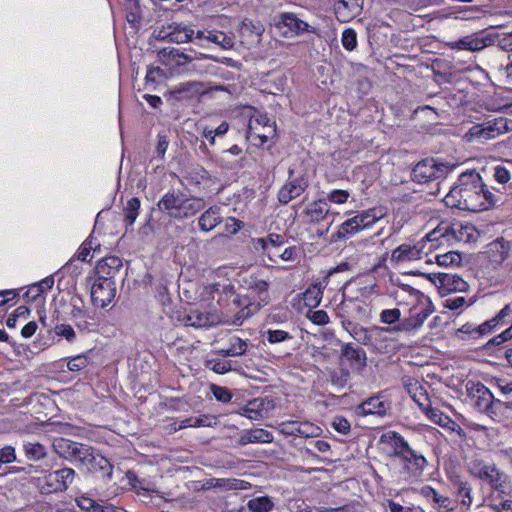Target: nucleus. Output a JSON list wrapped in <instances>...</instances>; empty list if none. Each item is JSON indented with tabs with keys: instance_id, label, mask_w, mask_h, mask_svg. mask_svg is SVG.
<instances>
[{
	"instance_id": "48",
	"label": "nucleus",
	"mask_w": 512,
	"mask_h": 512,
	"mask_svg": "<svg viewBox=\"0 0 512 512\" xmlns=\"http://www.w3.org/2000/svg\"><path fill=\"white\" fill-rule=\"evenodd\" d=\"M71 311L68 313L71 319L78 320L86 317L87 311L84 309L83 301L80 297L71 298Z\"/></svg>"
},
{
	"instance_id": "46",
	"label": "nucleus",
	"mask_w": 512,
	"mask_h": 512,
	"mask_svg": "<svg viewBox=\"0 0 512 512\" xmlns=\"http://www.w3.org/2000/svg\"><path fill=\"white\" fill-rule=\"evenodd\" d=\"M95 454L94 448L89 445L80 443L79 449L77 451V455L75 458V463L78 462L81 465L88 466Z\"/></svg>"
},
{
	"instance_id": "39",
	"label": "nucleus",
	"mask_w": 512,
	"mask_h": 512,
	"mask_svg": "<svg viewBox=\"0 0 512 512\" xmlns=\"http://www.w3.org/2000/svg\"><path fill=\"white\" fill-rule=\"evenodd\" d=\"M127 479L130 483V485L138 492L144 491L147 493H154L157 492L155 487L147 482L145 479L139 478L134 472L128 471Z\"/></svg>"
},
{
	"instance_id": "50",
	"label": "nucleus",
	"mask_w": 512,
	"mask_h": 512,
	"mask_svg": "<svg viewBox=\"0 0 512 512\" xmlns=\"http://www.w3.org/2000/svg\"><path fill=\"white\" fill-rule=\"evenodd\" d=\"M266 338H267V341L271 344H277V343H281V342H284L286 340H291L293 339V336L290 335V333H288L287 331H284V330H280V329H276V330H273V329H268L266 331Z\"/></svg>"
},
{
	"instance_id": "25",
	"label": "nucleus",
	"mask_w": 512,
	"mask_h": 512,
	"mask_svg": "<svg viewBox=\"0 0 512 512\" xmlns=\"http://www.w3.org/2000/svg\"><path fill=\"white\" fill-rule=\"evenodd\" d=\"M380 395L372 396L362 402L358 409L360 413L364 416L366 415H377V416H385L387 410L389 409V404L381 399Z\"/></svg>"
},
{
	"instance_id": "11",
	"label": "nucleus",
	"mask_w": 512,
	"mask_h": 512,
	"mask_svg": "<svg viewBox=\"0 0 512 512\" xmlns=\"http://www.w3.org/2000/svg\"><path fill=\"white\" fill-rule=\"evenodd\" d=\"M510 125H512V122L507 118L499 117L472 126L469 135L472 139L484 142L508 132L511 129Z\"/></svg>"
},
{
	"instance_id": "58",
	"label": "nucleus",
	"mask_w": 512,
	"mask_h": 512,
	"mask_svg": "<svg viewBox=\"0 0 512 512\" xmlns=\"http://www.w3.org/2000/svg\"><path fill=\"white\" fill-rule=\"evenodd\" d=\"M168 77V73L160 67H149L145 80L147 83H156L160 80H164Z\"/></svg>"
},
{
	"instance_id": "59",
	"label": "nucleus",
	"mask_w": 512,
	"mask_h": 512,
	"mask_svg": "<svg viewBox=\"0 0 512 512\" xmlns=\"http://www.w3.org/2000/svg\"><path fill=\"white\" fill-rule=\"evenodd\" d=\"M437 263L442 266L458 264L461 261V256L457 252L450 251L442 255H437Z\"/></svg>"
},
{
	"instance_id": "45",
	"label": "nucleus",
	"mask_w": 512,
	"mask_h": 512,
	"mask_svg": "<svg viewBox=\"0 0 512 512\" xmlns=\"http://www.w3.org/2000/svg\"><path fill=\"white\" fill-rule=\"evenodd\" d=\"M379 318L383 324L395 326L401 322V311L398 308L384 309L381 311Z\"/></svg>"
},
{
	"instance_id": "32",
	"label": "nucleus",
	"mask_w": 512,
	"mask_h": 512,
	"mask_svg": "<svg viewBox=\"0 0 512 512\" xmlns=\"http://www.w3.org/2000/svg\"><path fill=\"white\" fill-rule=\"evenodd\" d=\"M496 478V482L489 484L492 490L498 493V497L494 499V502L505 497L512 498V484L508 480V477L503 472H500Z\"/></svg>"
},
{
	"instance_id": "16",
	"label": "nucleus",
	"mask_w": 512,
	"mask_h": 512,
	"mask_svg": "<svg viewBox=\"0 0 512 512\" xmlns=\"http://www.w3.org/2000/svg\"><path fill=\"white\" fill-rule=\"evenodd\" d=\"M512 242L504 237H497L486 245L485 253L490 262L495 264L504 263L510 256Z\"/></svg>"
},
{
	"instance_id": "38",
	"label": "nucleus",
	"mask_w": 512,
	"mask_h": 512,
	"mask_svg": "<svg viewBox=\"0 0 512 512\" xmlns=\"http://www.w3.org/2000/svg\"><path fill=\"white\" fill-rule=\"evenodd\" d=\"M140 210V200L137 197H132L124 207V220L127 225L132 226L136 221Z\"/></svg>"
},
{
	"instance_id": "8",
	"label": "nucleus",
	"mask_w": 512,
	"mask_h": 512,
	"mask_svg": "<svg viewBox=\"0 0 512 512\" xmlns=\"http://www.w3.org/2000/svg\"><path fill=\"white\" fill-rule=\"evenodd\" d=\"M374 210L362 211L355 216L344 221L336 233L332 235L333 241L347 240L361 232L372 227L378 220Z\"/></svg>"
},
{
	"instance_id": "64",
	"label": "nucleus",
	"mask_w": 512,
	"mask_h": 512,
	"mask_svg": "<svg viewBox=\"0 0 512 512\" xmlns=\"http://www.w3.org/2000/svg\"><path fill=\"white\" fill-rule=\"evenodd\" d=\"M491 507L496 512H512V498H501L500 500L491 504Z\"/></svg>"
},
{
	"instance_id": "29",
	"label": "nucleus",
	"mask_w": 512,
	"mask_h": 512,
	"mask_svg": "<svg viewBox=\"0 0 512 512\" xmlns=\"http://www.w3.org/2000/svg\"><path fill=\"white\" fill-rule=\"evenodd\" d=\"M273 442V435L270 431L256 428L250 430H244L239 439L238 443L242 446L249 443H271Z\"/></svg>"
},
{
	"instance_id": "61",
	"label": "nucleus",
	"mask_w": 512,
	"mask_h": 512,
	"mask_svg": "<svg viewBox=\"0 0 512 512\" xmlns=\"http://www.w3.org/2000/svg\"><path fill=\"white\" fill-rule=\"evenodd\" d=\"M211 390H212L214 397L220 402L227 403L232 398L231 391L226 387L212 385Z\"/></svg>"
},
{
	"instance_id": "34",
	"label": "nucleus",
	"mask_w": 512,
	"mask_h": 512,
	"mask_svg": "<svg viewBox=\"0 0 512 512\" xmlns=\"http://www.w3.org/2000/svg\"><path fill=\"white\" fill-rule=\"evenodd\" d=\"M281 24L287 27L292 33L299 35L308 31L309 25L303 20L299 19L295 14L285 13L281 16Z\"/></svg>"
},
{
	"instance_id": "24",
	"label": "nucleus",
	"mask_w": 512,
	"mask_h": 512,
	"mask_svg": "<svg viewBox=\"0 0 512 512\" xmlns=\"http://www.w3.org/2000/svg\"><path fill=\"white\" fill-rule=\"evenodd\" d=\"M362 6V0H337L334 5L336 17L341 22H348L356 17Z\"/></svg>"
},
{
	"instance_id": "27",
	"label": "nucleus",
	"mask_w": 512,
	"mask_h": 512,
	"mask_svg": "<svg viewBox=\"0 0 512 512\" xmlns=\"http://www.w3.org/2000/svg\"><path fill=\"white\" fill-rule=\"evenodd\" d=\"M168 30L169 31L161 37L163 39H168V41L172 43H187L191 41L194 36V30L186 25L174 23L168 27Z\"/></svg>"
},
{
	"instance_id": "31",
	"label": "nucleus",
	"mask_w": 512,
	"mask_h": 512,
	"mask_svg": "<svg viewBox=\"0 0 512 512\" xmlns=\"http://www.w3.org/2000/svg\"><path fill=\"white\" fill-rule=\"evenodd\" d=\"M421 493L427 499H431L438 508H443L447 512L453 511L454 506L452 505V501L450 498L440 495L435 489L430 486H425L422 488Z\"/></svg>"
},
{
	"instance_id": "54",
	"label": "nucleus",
	"mask_w": 512,
	"mask_h": 512,
	"mask_svg": "<svg viewBox=\"0 0 512 512\" xmlns=\"http://www.w3.org/2000/svg\"><path fill=\"white\" fill-rule=\"evenodd\" d=\"M341 41H342L343 47L346 50H348V51L354 50L357 46V35H356L355 30H353L352 28L345 29L342 33Z\"/></svg>"
},
{
	"instance_id": "19",
	"label": "nucleus",
	"mask_w": 512,
	"mask_h": 512,
	"mask_svg": "<svg viewBox=\"0 0 512 512\" xmlns=\"http://www.w3.org/2000/svg\"><path fill=\"white\" fill-rule=\"evenodd\" d=\"M512 322V307L505 305L495 317L477 325L478 338L490 334L496 327H501Z\"/></svg>"
},
{
	"instance_id": "40",
	"label": "nucleus",
	"mask_w": 512,
	"mask_h": 512,
	"mask_svg": "<svg viewBox=\"0 0 512 512\" xmlns=\"http://www.w3.org/2000/svg\"><path fill=\"white\" fill-rule=\"evenodd\" d=\"M249 288L255 291L259 299L265 304L268 303V283L265 280L251 277L249 281Z\"/></svg>"
},
{
	"instance_id": "14",
	"label": "nucleus",
	"mask_w": 512,
	"mask_h": 512,
	"mask_svg": "<svg viewBox=\"0 0 512 512\" xmlns=\"http://www.w3.org/2000/svg\"><path fill=\"white\" fill-rule=\"evenodd\" d=\"M493 42L494 40L490 35L486 34L484 31H480L450 43V47L451 49L476 52L492 45Z\"/></svg>"
},
{
	"instance_id": "17",
	"label": "nucleus",
	"mask_w": 512,
	"mask_h": 512,
	"mask_svg": "<svg viewBox=\"0 0 512 512\" xmlns=\"http://www.w3.org/2000/svg\"><path fill=\"white\" fill-rule=\"evenodd\" d=\"M468 468L472 476L485 481L488 484L496 482V477L501 472L495 464H489L480 459L470 461Z\"/></svg>"
},
{
	"instance_id": "41",
	"label": "nucleus",
	"mask_w": 512,
	"mask_h": 512,
	"mask_svg": "<svg viewBox=\"0 0 512 512\" xmlns=\"http://www.w3.org/2000/svg\"><path fill=\"white\" fill-rule=\"evenodd\" d=\"M232 304L236 307L244 306L237 314L236 318L233 321V324L241 325L244 319L248 318L251 314V309L249 308L247 301L240 298V296L232 294Z\"/></svg>"
},
{
	"instance_id": "5",
	"label": "nucleus",
	"mask_w": 512,
	"mask_h": 512,
	"mask_svg": "<svg viewBox=\"0 0 512 512\" xmlns=\"http://www.w3.org/2000/svg\"><path fill=\"white\" fill-rule=\"evenodd\" d=\"M453 165L447 162L426 158L419 161L412 169V180L425 184L445 178L453 169Z\"/></svg>"
},
{
	"instance_id": "22",
	"label": "nucleus",
	"mask_w": 512,
	"mask_h": 512,
	"mask_svg": "<svg viewBox=\"0 0 512 512\" xmlns=\"http://www.w3.org/2000/svg\"><path fill=\"white\" fill-rule=\"evenodd\" d=\"M340 352L341 357L346 359L351 367L362 370L367 366V354L363 348L352 343H343Z\"/></svg>"
},
{
	"instance_id": "30",
	"label": "nucleus",
	"mask_w": 512,
	"mask_h": 512,
	"mask_svg": "<svg viewBox=\"0 0 512 512\" xmlns=\"http://www.w3.org/2000/svg\"><path fill=\"white\" fill-rule=\"evenodd\" d=\"M88 467L94 471H100L104 479H112L113 466L109 460L101 454L95 452Z\"/></svg>"
},
{
	"instance_id": "49",
	"label": "nucleus",
	"mask_w": 512,
	"mask_h": 512,
	"mask_svg": "<svg viewBox=\"0 0 512 512\" xmlns=\"http://www.w3.org/2000/svg\"><path fill=\"white\" fill-rule=\"evenodd\" d=\"M74 441L65 439V438H57L53 441V449L55 453H57L61 458L66 459L70 448Z\"/></svg>"
},
{
	"instance_id": "28",
	"label": "nucleus",
	"mask_w": 512,
	"mask_h": 512,
	"mask_svg": "<svg viewBox=\"0 0 512 512\" xmlns=\"http://www.w3.org/2000/svg\"><path fill=\"white\" fill-rule=\"evenodd\" d=\"M406 390L419 406L420 409H427L430 404L428 393L424 386L415 379H409L405 384Z\"/></svg>"
},
{
	"instance_id": "10",
	"label": "nucleus",
	"mask_w": 512,
	"mask_h": 512,
	"mask_svg": "<svg viewBox=\"0 0 512 512\" xmlns=\"http://www.w3.org/2000/svg\"><path fill=\"white\" fill-rule=\"evenodd\" d=\"M437 248V244L427 239V234L415 244L404 243L395 248L391 254V261L404 263L421 259L429 251Z\"/></svg>"
},
{
	"instance_id": "12",
	"label": "nucleus",
	"mask_w": 512,
	"mask_h": 512,
	"mask_svg": "<svg viewBox=\"0 0 512 512\" xmlns=\"http://www.w3.org/2000/svg\"><path fill=\"white\" fill-rule=\"evenodd\" d=\"M116 295V284L110 277L100 276L91 286V299L95 306H108Z\"/></svg>"
},
{
	"instance_id": "36",
	"label": "nucleus",
	"mask_w": 512,
	"mask_h": 512,
	"mask_svg": "<svg viewBox=\"0 0 512 512\" xmlns=\"http://www.w3.org/2000/svg\"><path fill=\"white\" fill-rule=\"evenodd\" d=\"M326 284L322 282H318L315 284H312L304 293V299L308 306L316 307L320 304L322 296H323V289L325 288Z\"/></svg>"
},
{
	"instance_id": "21",
	"label": "nucleus",
	"mask_w": 512,
	"mask_h": 512,
	"mask_svg": "<svg viewBox=\"0 0 512 512\" xmlns=\"http://www.w3.org/2000/svg\"><path fill=\"white\" fill-rule=\"evenodd\" d=\"M308 187L307 180L301 176L289 180L278 192V200L282 204H287L293 199L299 197Z\"/></svg>"
},
{
	"instance_id": "2",
	"label": "nucleus",
	"mask_w": 512,
	"mask_h": 512,
	"mask_svg": "<svg viewBox=\"0 0 512 512\" xmlns=\"http://www.w3.org/2000/svg\"><path fill=\"white\" fill-rule=\"evenodd\" d=\"M465 388L472 406L493 421L501 422L505 414L512 409L511 403L494 398L490 389L479 381L469 380Z\"/></svg>"
},
{
	"instance_id": "23",
	"label": "nucleus",
	"mask_w": 512,
	"mask_h": 512,
	"mask_svg": "<svg viewBox=\"0 0 512 512\" xmlns=\"http://www.w3.org/2000/svg\"><path fill=\"white\" fill-rule=\"evenodd\" d=\"M340 318L351 317L356 320H367L370 316L368 305L358 301H342L337 312Z\"/></svg>"
},
{
	"instance_id": "33",
	"label": "nucleus",
	"mask_w": 512,
	"mask_h": 512,
	"mask_svg": "<svg viewBox=\"0 0 512 512\" xmlns=\"http://www.w3.org/2000/svg\"><path fill=\"white\" fill-rule=\"evenodd\" d=\"M24 454L29 461H40L47 456V449L39 442L24 441Z\"/></svg>"
},
{
	"instance_id": "18",
	"label": "nucleus",
	"mask_w": 512,
	"mask_h": 512,
	"mask_svg": "<svg viewBox=\"0 0 512 512\" xmlns=\"http://www.w3.org/2000/svg\"><path fill=\"white\" fill-rule=\"evenodd\" d=\"M330 207L325 200H317L306 206L302 213L303 222L306 224H319L325 221L329 215Z\"/></svg>"
},
{
	"instance_id": "35",
	"label": "nucleus",
	"mask_w": 512,
	"mask_h": 512,
	"mask_svg": "<svg viewBox=\"0 0 512 512\" xmlns=\"http://www.w3.org/2000/svg\"><path fill=\"white\" fill-rule=\"evenodd\" d=\"M123 266L122 260L117 256L106 257L98 264L99 273L106 274L105 277H112Z\"/></svg>"
},
{
	"instance_id": "62",
	"label": "nucleus",
	"mask_w": 512,
	"mask_h": 512,
	"mask_svg": "<svg viewBox=\"0 0 512 512\" xmlns=\"http://www.w3.org/2000/svg\"><path fill=\"white\" fill-rule=\"evenodd\" d=\"M55 333L58 336L64 337L70 343H72L76 338L74 329L68 324L57 325L55 327Z\"/></svg>"
},
{
	"instance_id": "3",
	"label": "nucleus",
	"mask_w": 512,
	"mask_h": 512,
	"mask_svg": "<svg viewBox=\"0 0 512 512\" xmlns=\"http://www.w3.org/2000/svg\"><path fill=\"white\" fill-rule=\"evenodd\" d=\"M157 205L160 211L171 218L184 220L203 210L206 203L203 198L189 196L180 190H171L163 195Z\"/></svg>"
},
{
	"instance_id": "43",
	"label": "nucleus",
	"mask_w": 512,
	"mask_h": 512,
	"mask_svg": "<svg viewBox=\"0 0 512 512\" xmlns=\"http://www.w3.org/2000/svg\"><path fill=\"white\" fill-rule=\"evenodd\" d=\"M421 411L435 424L446 427L451 421L448 416L442 413L440 410L432 408L430 405L427 409H421Z\"/></svg>"
},
{
	"instance_id": "57",
	"label": "nucleus",
	"mask_w": 512,
	"mask_h": 512,
	"mask_svg": "<svg viewBox=\"0 0 512 512\" xmlns=\"http://www.w3.org/2000/svg\"><path fill=\"white\" fill-rule=\"evenodd\" d=\"M299 421H285L281 422L277 429L285 436H299Z\"/></svg>"
},
{
	"instance_id": "53",
	"label": "nucleus",
	"mask_w": 512,
	"mask_h": 512,
	"mask_svg": "<svg viewBox=\"0 0 512 512\" xmlns=\"http://www.w3.org/2000/svg\"><path fill=\"white\" fill-rule=\"evenodd\" d=\"M258 407H259V405L257 404V400L251 401V402H249L248 405H246L245 407H243L241 409L240 414L242 416L249 418L250 420H254V421L260 420L262 418V413L258 409Z\"/></svg>"
},
{
	"instance_id": "7",
	"label": "nucleus",
	"mask_w": 512,
	"mask_h": 512,
	"mask_svg": "<svg viewBox=\"0 0 512 512\" xmlns=\"http://www.w3.org/2000/svg\"><path fill=\"white\" fill-rule=\"evenodd\" d=\"M433 313V308L430 303L423 305H416L410 308L409 316L405 317L397 325L392 327H375L377 332H390V333H414L423 326L427 318Z\"/></svg>"
},
{
	"instance_id": "37",
	"label": "nucleus",
	"mask_w": 512,
	"mask_h": 512,
	"mask_svg": "<svg viewBox=\"0 0 512 512\" xmlns=\"http://www.w3.org/2000/svg\"><path fill=\"white\" fill-rule=\"evenodd\" d=\"M247 507L252 512H270L274 508V503L268 496H260L250 499Z\"/></svg>"
},
{
	"instance_id": "13",
	"label": "nucleus",
	"mask_w": 512,
	"mask_h": 512,
	"mask_svg": "<svg viewBox=\"0 0 512 512\" xmlns=\"http://www.w3.org/2000/svg\"><path fill=\"white\" fill-rule=\"evenodd\" d=\"M431 280L442 295L455 292H465L469 287L468 283L462 277L454 273H434L432 274Z\"/></svg>"
},
{
	"instance_id": "60",
	"label": "nucleus",
	"mask_w": 512,
	"mask_h": 512,
	"mask_svg": "<svg viewBox=\"0 0 512 512\" xmlns=\"http://www.w3.org/2000/svg\"><path fill=\"white\" fill-rule=\"evenodd\" d=\"M330 377L333 385L343 388L347 384L350 374L347 370L341 369L339 372H332Z\"/></svg>"
},
{
	"instance_id": "26",
	"label": "nucleus",
	"mask_w": 512,
	"mask_h": 512,
	"mask_svg": "<svg viewBox=\"0 0 512 512\" xmlns=\"http://www.w3.org/2000/svg\"><path fill=\"white\" fill-rule=\"evenodd\" d=\"M222 222L221 208L210 206L198 218V226L203 232H210Z\"/></svg>"
},
{
	"instance_id": "52",
	"label": "nucleus",
	"mask_w": 512,
	"mask_h": 512,
	"mask_svg": "<svg viewBox=\"0 0 512 512\" xmlns=\"http://www.w3.org/2000/svg\"><path fill=\"white\" fill-rule=\"evenodd\" d=\"M481 201L485 205V210L490 206L496 205L500 200V195L491 191L485 184L482 183Z\"/></svg>"
},
{
	"instance_id": "42",
	"label": "nucleus",
	"mask_w": 512,
	"mask_h": 512,
	"mask_svg": "<svg viewBox=\"0 0 512 512\" xmlns=\"http://www.w3.org/2000/svg\"><path fill=\"white\" fill-rule=\"evenodd\" d=\"M205 367L217 374H225L232 370V364L230 361L218 358L206 360Z\"/></svg>"
},
{
	"instance_id": "44",
	"label": "nucleus",
	"mask_w": 512,
	"mask_h": 512,
	"mask_svg": "<svg viewBox=\"0 0 512 512\" xmlns=\"http://www.w3.org/2000/svg\"><path fill=\"white\" fill-rule=\"evenodd\" d=\"M90 352L91 351L68 358V361H67L68 370L72 371V372H76V371H80V370L84 369L85 367H87V365L90 362V357H89Z\"/></svg>"
},
{
	"instance_id": "4",
	"label": "nucleus",
	"mask_w": 512,
	"mask_h": 512,
	"mask_svg": "<svg viewBox=\"0 0 512 512\" xmlns=\"http://www.w3.org/2000/svg\"><path fill=\"white\" fill-rule=\"evenodd\" d=\"M473 231L474 228L471 225L441 222L435 229L427 233V239L437 244V247L443 245L444 242L448 244L467 243L472 238Z\"/></svg>"
},
{
	"instance_id": "9",
	"label": "nucleus",
	"mask_w": 512,
	"mask_h": 512,
	"mask_svg": "<svg viewBox=\"0 0 512 512\" xmlns=\"http://www.w3.org/2000/svg\"><path fill=\"white\" fill-rule=\"evenodd\" d=\"M75 476L76 473L72 468L51 471L42 478H38V487L43 494L63 492L68 489Z\"/></svg>"
},
{
	"instance_id": "20",
	"label": "nucleus",
	"mask_w": 512,
	"mask_h": 512,
	"mask_svg": "<svg viewBox=\"0 0 512 512\" xmlns=\"http://www.w3.org/2000/svg\"><path fill=\"white\" fill-rule=\"evenodd\" d=\"M157 57L162 65L169 67L171 70H175L192 60L191 56L173 47L163 48L158 52Z\"/></svg>"
},
{
	"instance_id": "51",
	"label": "nucleus",
	"mask_w": 512,
	"mask_h": 512,
	"mask_svg": "<svg viewBox=\"0 0 512 512\" xmlns=\"http://www.w3.org/2000/svg\"><path fill=\"white\" fill-rule=\"evenodd\" d=\"M100 245L97 243H94L93 237H89L86 239L82 245L80 246L77 254V258L81 261H88L91 250H96Z\"/></svg>"
},
{
	"instance_id": "63",
	"label": "nucleus",
	"mask_w": 512,
	"mask_h": 512,
	"mask_svg": "<svg viewBox=\"0 0 512 512\" xmlns=\"http://www.w3.org/2000/svg\"><path fill=\"white\" fill-rule=\"evenodd\" d=\"M332 427L339 433L346 435L350 432L351 425L350 422L340 416H336L332 421Z\"/></svg>"
},
{
	"instance_id": "56",
	"label": "nucleus",
	"mask_w": 512,
	"mask_h": 512,
	"mask_svg": "<svg viewBox=\"0 0 512 512\" xmlns=\"http://www.w3.org/2000/svg\"><path fill=\"white\" fill-rule=\"evenodd\" d=\"M462 192H463V184L459 182V184L452 188L449 194L446 196L447 204H451L452 206L458 207L461 209L462 202Z\"/></svg>"
},
{
	"instance_id": "1",
	"label": "nucleus",
	"mask_w": 512,
	"mask_h": 512,
	"mask_svg": "<svg viewBox=\"0 0 512 512\" xmlns=\"http://www.w3.org/2000/svg\"><path fill=\"white\" fill-rule=\"evenodd\" d=\"M379 441L389 448L390 456L399 460L401 472L406 477L418 479L422 476L428 464L426 457L412 448L400 433L388 431L380 436Z\"/></svg>"
},
{
	"instance_id": "15",
	"label": "nucleus",
	"mask_w": 512,
	"mask_h": 512,
	"mask_svg": "<svg viewBox=\"0 0 512 512\" xmlns=\"http://www.w3.org/2000/svg\"><path fill=\"white\" fill-rule=\"evenodd\" d=\"M184 326L194 328H206L220 322V318L215 313L201 311L199 309H191L185 313L181 319Z\"/></svg>"
},
{
	"instance_id": "6",
	"label": "nucleus",
	"mask_w": 512,
	"mask_h": 512,
	"mask_svg": "<svg viewBox=\"0 0 512 512\" xmlns=\"http://www.w3.org/2000/svg\"><path fill=\"white\" fill-rule=\"evenodd\" d=\"M459 182L463 184L461 209L469 211L485 210L481 201L482 179L478 173L462 174Z\"/></svg>"
},
{
	"instance_id": "55",
	"label": "nucleus",
	"mask_w": 512,
	"mask_h": 512,
	"mask_svg": "<svg viewBox=\"0 0 512 512\" xmlns=\"http://www.w3.org/2000/svg\"><path fill=\"white\" fill-rule=\"evenodd\" d=\"M299 436L301 437H318L321 433L320 427L311 422H299Z\"/></svg>"
},
{
	"instance_id": "47",
	"label": "nucleus",
	"mask_w": 512,
	"mask_h": 512,
	"mask_svg": "<svg viewBox=\"0 0 512 512\" xmlns=\"http://www.w3.org/2000/svg\"><path fill=\"white\" fill-rule=\"evenodd\" d=\"M350 336H352L358 343L368 346L371 344V335L366 327L363 326H353L351 330H349Z\"/></svg>"
}]
</instances>
